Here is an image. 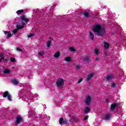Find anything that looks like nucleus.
<instances>
[{
  "label": "nucleus",
  "instance_id": "9d476101",
  "mask_svg": "<svg viewBox=\"0 0 126 126\" xmlns=\"http://www.w3.org/2000/svg\"><path fill=\"white\" fill-rule=\"evenodd\" d=\"M83 15L85 16L86 18H89L90 17V14L87 12L86 11H85L83 13Z\"/></svg>",
  "mask_w": 126,
  "mask_h": 126
},
{
  "label": "nucleus",
  "instance_id": "5701e85b",
  "mask_svg": "<svg viewBox=\"0 0 126 126\" xmlns=\"http://www.w3.org/2000/svg\"><path fill=\"white\" fill-rule=\"evenodd\" d=\"M65 62H70L71 61V58L69 57H66L65 58Z\"/></svg>",
  "mask_w": 126,
  "mask_h": 126
},
{
  "label": "nucleus",
  "instance_id": "f3484780",
  "mask_svg": "<svg viewBox=\"0 0 126 126\" xmlns=\"http://www.w3.org/2000/svg\"><path fill=\"white\" fill-rule=\"evenodd\" d=\"M24 12V10L22 9V10H18V11H17L16 13L17 14L19 15V14H21V13H23Z\"/></svg>",
  "mask_w": 126,
  "mask_h": 126
},
{
  "label": "nucleus",
  "instance_id": "aec40b11",
  "mask_svg": "<svg viewBox=\"0 0 126 126\" xmlns=\"http://www.w3.org/2000/svg\"><path fill=\"white\" fill-rule=\"evenodd\" d=\"M44 55H45V53H44V52H43V51L39 52L38 53V57H42V56H44Z\"/></svg>",
  "mask_w": 126,
  "mask_h": 126
},
{
  "label": "nucleus",
  "instance_id": "f03ea898",
  "mask_svg": "<svg viewBox=\"0 0 126 126\" xmlns=\"http://www.w3.org/2000/svg\"><path fill=\"white\" fill-rule=\"evenodd\" d=\"M3 98H6L8 101L11 102L12 101V96H11V94L9 93L8 91H6L3 94Z\"/></svg>",
  "mask_w": 126,
  "mask_h": 126
},
{
  "label": "nucleus",
  "instance_id": "f8f14e48",
  "mask_svg": "<svg viewBox=\"0 0 126 126\" xmlns=\"http://www.w3.org/2000/svg\"><path fill=\"white\" fill-rule=\"evenodd\" d=\"M4 34H5V35H6V34H7V36H6V38H8L9 37H11V36L12 35L10 33V32H8V31H4Z\"/></svg>",
  "mask_w": 126,
  "mask_h": 126
},
{
  "label": "nucleus",
  "instance_id": "4468645a",
  "mask_svg": "<svg viewBox=\"0 0 126 126\" xmlns=\"http://www.w3.org/2000/svg\"><path fill=\"white\" fill-rule=\"evenodd\" d=\"M90 37L92 41L94 40V34H93V32L91 31L90 32Z\"/></svg>",
  "mask_w": 126,
  "mask_h": 126
},
{
  "label": "nucleus",
  "instance_id": "4c0bfd02",
  "mask_svg": "<svg viewBox=\"0 0 126 126\" xmlns=\"http://www.w3.org/2000/svg\"><path fill=\"white\" fill-rule=\"evenodd\" d=\"M99 59H99V58L96 57V58H95V61H99Z\"/></svg>",
  "mask_w": 126,
  "mask_h": 126
},
{
  "label": "nucleus",
  "instance_id": "dca6fc26",
  "mask_svg": "<svg viewBox=\"0 0 126 126\" xmlns=\"http://www.w3.org/2000/svg\"><path fill=\"white\" fill-rule=\"evenodd\" d=\"M91 109L89 107H86L85 109V114H87L89 113V112H90Z\"/></svg>",
  "mask_w": 126,
  "mask_h": 126
},
{
  "label": "nucleus",
  "instance_id": "72a5a7b5",
  "mask_svg": "<svg viewBox=\"0 0 126 126\" xmlns=\"http://www.w3.org/2000/svg\"><path fill=\"white\" fill-rule=\"evenodd\" d=\"M83 80V78H81V79H79V80L78 81V83H80L82 82Z\"/></svg>",
  "mask_w": 126,
  "mask_h": 126
},
{
  "label": "nucleus",
  "instance_id": "e433bc0d",
  "mask_svg": "<svg viewBox=\"0 0 126 126\" xmlns=\"http://www.w3.org/2000/svg\"><path fill=\"white\" fill-rule=\"evenodd\" d=\"M4 63H6L7 62V59H4L3 60Z\"/></svg>",
  "mask_w": 126,
  "mask_h": 126
},
{
  "label": "nucleus",
  "instance_id": "423d86ee",
  "mask_svg": "<svg viewBox=\"0 0 126 126\" xmlns=\"http://www.w3.org/2000/svg\"><path fill=\"white\" fill-rule=\"evenodd\" d=\"M59 124H60V125H62V124H63V125H67V120H63V118L61 117L59 120Z\"/></svg>",
  "mask_w": 126,
  "mask_h": 126
},
{
  "label": "nucleus",
  "instance_id": "c85d7f7f",
  "mask_svg": "<svg viewBox=\"0 0 126 126\" xmlns=\"http://www.w3.org/2000/svg\"><path fill=\"white\" fill-rule=\"evenodd\" d=\"M69 50L71 51V52H75V51H76V50H75V49H74V48L73 47H70L69 48Z\"/></svg>",
  "mask_w": 126,
  "mask_h": 126
},
{
  "label": "nucleus",
  "instance_id": "a878e982",
  "mask_svg": "<svg viewBox=\"0 0 126 126\" xmlns=\"http://www.w3.org/2000/svg\"><path fill=\"white\" fill-rule=\"evenodd\" d=\"M84 61H85V62H89V61H90V59H89V57L86 56V57L84 59Z\"/></svg>",
  "mask_w": 126,
  "mask_h": 126
},
{
  "label": "nucleus",
  "instance_id": "412c9836",
  "mask_svg": "<svg viewBox=\"0 0 126 126\" xmlns=\"http://www.w3.org/2000/svg\"><path fill=\"white\" fill-rule=\"evenodd\" d=\"M12 82H13V84H14L15 85H17L18 84V81H17L16 79H13L12 81Z\"/></svg>",
  "mask_w": 126,
  "mask_h": 126
},
{
  "label": "nucleus",
  "instance_id": "4be33fe9",
  "mask_svg": "<svg viewBox=\"0 0 126 126\" xmlns=\"http://www.w3.org/2000/svg\"><path fill=\"white\" fill-rule=\"evenodd\" d=\"M60 56V52H57L54 55L55 58H56L57 59H58V58H59Z\"/></svg>",
  "mask_w": 126,
  "mask_h": 126
},
{
  "label": "nucleus",
  "instance_id": "7c9ffc66",
  "mask_svg": "<svg viewBox=\"0 0 126 126\" xmlns=\"http://www.w3.org/2000/svg\"><path fill=\"white\" fill-rule=\"evenodd\" d=\"M16 50L18 52H22V49H20V48H19V47H17Z\"/></svg>",
  "mask_w": 126,
  "mask_h": 126
},
{
  "label": "nucleus",
  "instance_id": "393cba45",
  "mask_svg": "<svg viewBox=\"0 0 126 126\" xmlns=\"http://www.w3.org/2000/svg\"><path fill=\"white\" fill-rule=\"evenodd\" d=\"M94 54L95 55H99V50L97 48L94 49Z\"/></svg>",
  "mask_w": 126,
  "mask_h": 126
},
{
  "label": "nucleus",
  "instance_id": "a211bd4d",
  "mask_svg": "<svg viewBox=\"0 0 126 126\" xmlns=\"http://www.w3.org/2000/svg\"><path fill=\"white\" fill-rule=\"evenodd\" d=\"M3 73H5V74H8V73H10V71L8 69H5L3 71Z\"/></svg>",
  "mask_w": 126,
  "mask_h": 126
},
{
  "label": "nucleus",
  "instance_id": "ea45409f",
  "mask_svg": "<svg viewBox=\"0 0 126 126\" xmlns=\"http://www.w3.org/2000/svg\"><path fill=\"white\" fill-rule=\"evenodd\" d=\"M105 101H106V102H108V98H106Z\"/></svg>",
  "mask_w": 126,
  "mask_h": 126
},
{
  "label": "nucleus",
  "instance_id": "bb28decb",
  "mask_svg": "<svg viewBox=\"0 0 126 126\" xmlns=\"http://www.w3.org/2000/svg\"><path fill=\"white\" fill-rule=\"evenodd\" d=\"M116 86H117V84H115V83H112L111 84V87H112V88H115Z\"/></svg>",
  "mask_w": 126,
  "mask_h": 126
},
{
  "label": "nucleus",
  "instance_id": "0eeeda50",
  "mask_svg": "<svg viewBox=\"0 0 126 126\" xmlns=\"http://www.w3.org/2000/svg\"><path fill=\"white\" fill-rule=\"evenodd\" d=\"M21 20H22V21H25L26 23H27V22H29L30 21L29 19H26V16L25 15H23L21 17Z\"/></svg>",
  "mask_w": 126,
  "mask_h": 126
},
{
  "label": "nucleus",
  "instance_id": "58836bf2",
  "mask_svg": "<svg viewBox=\"0 0 126 126\" xmlns=\"http://www.w3.org/2000/svg\"><path fill=\"white\" fill-rule=\"evenodd\" d=\"M49 39H50V40H54V39H53V38H52V37H50Z\"/></svg>",
  "mask_w": 126,
  "mask_h": 126
},
{
  "label": "nucleus",
  "instance_id": "6e6552de",
  "mask_svg": "<svg viewBox=\"0 0 126 126\" xmlns=\"http://www.w3.org/2000/svg\"><path fill=\"white\" fill-rule=\"evenodd\" d=\"M114 77H115V76L113 74L107 75L106 77V80H107L108 81H110V80H112V79H113Z\"/></svg>",
  "mask_w": 126,
  "mask_h": 126
},
{
  "label": "nucleus",
  "instance_id": "473e14b6",
  "mask_svg": "<svg viewBox=\"0 0 126 126\" xmlns=\"http://www.w3.org/2000/svg\"><path fill=\"white\" fill-rule=\"evenodd\" d=\"M81 67V65H76V68H77V69H78L80 68Z\"/></svg>",
  "mask_w": 126,
  "mask_h": 126
},
{
  "label": "nucleus",
  "instance_id": "cd10ccee",
  "mask_svg": "<svg viewBox=\"0 0 126 126\" xmlns=\"http://www.w3.org/2000/svg\"><path fill=\"white\" fill-rule=\"evenodd\" d=\"M10 62H11V63H14V62H15V58H14L13 57H11L10 59Z\"/></svg>",
  "mask_w": 126,
  "mask_h": 126
},
{
  "label": "nucleus",
  "instance_id": "c9c22d12",
  "mask_svg": "<svg viewBox=\"0 0 126 126\" xmlns=\"http://www.w3.org/2000/svg\"><path fill=\"white\" fill-rule=\"evenodd\" d=\"M4 57H2V58H1V59H0V62H1V61H2V60H4Z\"/></svg>",
  "mask_w": 126,
  "mask_h": 126
},
{
  "label": "nucleus",
  "instance_id": "ddd939ff",
  "mask_svg": "<svg viewBox=\"0 0 126 126\" xmlns=\"http://www.w3.org/2000/svg\"><path fill=\"white\" fill-rule=\"evenodd\" d=\"M117 107V104L116 103H113L110 107V109L111 111H114L115 110V108Z\"/></svg>",
  "mask_w": 126,
  "mask_h": 126
},
{
  "label": "nucleus",
  "instance_id": "f704fd0d",
  "mask_svg": "<svg viewBox=\"0 0 126 126\" xmlns=\"http://www.w3.org/2000/svg\"><path fill=\"white\" fill-rule=\"evenodd\" d=\"M3 56H4V54L1 53H0V57H3Z\"/></svg>",
  "mask_w": 126,
  "mask_h": 126
},
{
  "label": "nucleus",
  "instance_id": "20e7f679",
  "mask_svg": "<svg viewBox=\"0 0 126 126\" xmlns=\"http://www.w3.org/2000/svg\"><path fill=\"white\" fill-rule=\"evenodd\" d=\"M91 102H92V97H91L90 95H88L85 99V103L86 105H90V104H91Z\"/></svg>",
  "mask_w": 126,
  "mask_h": 126
},
{
  "label": "nucleus",
  "instance_id": "39448f33",
  "mask_svg": "<svg viewBox=\"0 0 126 126\" xmlns=\"http://www.w3.org/2000/svg\"><path fill=\"white\" fill-rule=\"evenodd\" d=\"M64 82L63 79L62 78H59L57 80L56 82V84L58 87H61V86H63V83Z\"/></svg>",
  "mask_w": 126,
  "mask_h": 126
},
{
  "label": "nucleus",
  "instance_id": "2f4dec72",
  "mask_svg": "<svg viewBox=\"0 0 126 126\" xmlns=\"http://www.w3.org/2000/svg\"><path fill=\"white\" fill-rule=\"evenodd\" d=\"M32 36H34V33H30L28 35V38H31Z\"/></svg>",
  "mask_w": 126,
  "mask_h": 126
},
{
  "label": "nucleus",
  "instance_id": "9b49d317",
  "mask_svg": "<svg viewBox=\"0 0 126 126\" xmlns=\"http://www.w3.org/2000/svg\"><path fill=\"white\" fill-rule=\"evenodd\" d=\"M16 119V123L17 124V125H19V124H20V122L22 121V118L20 117H17Z\"/></svg>",
  "mask_w": 126,
  "mask_h": 126
},
{
  "label": "nucleus",
  "instance_id": "6ab92c4d",
  "mask_svg": "<svg viewBox=\"0 0 126 126\" xmlns=\"http://www.w3.org/2000/svg\"><path fill=\"white\" fill-rule=\"evenodd\" d=\"M47 47L48 48H50V47H51V45H52V41H51V40L48 41L47 42Z\"/></svg>",
  "mask_w": 126,
  "mask_h": 126
},
{
  "label": "nucleus",
  "instance_id": "b1692460",
  "mask_svg": "<svg viewBox=\"0 0 126 126\" xmlns=\"http://www.w3.org/2000/svg\"><path fill=\"white\" fill-rule=\"evenodd\" d=\"M110 118V114H107L105 116L104 119L107 121L108 120H109Z\"/></svg>",
  "mask_w": 126,
  "mask_h": 126
},
{
  "label": "nucleus",
  "instance_id": "c756f323",
  "mask_svg": "<svg viewBox=\"0 0 126 126\" xmlns=\"http://www.w3.org/2000/svg\"><path fill=\"white\" fill-rule=\"evenodd\" d=\"M88 118H89V116L86 115L85 118H84V121H86L88 120Z\"/></svg>",
  "mask_w": 126,
  "mask_h": 126
},
{
  "label": "nucleus",
  "instance_id": "1a4fd4ad",
  "mask_svg": "<svg viewBox=\"0 0 126 126\" xmlns=\"http://www.w3.org/2000/svg\"><path fill=\"white\" fill-rule=\"evenodd\" d=\"M93 76H94V73H93L88 75L87 78H86V80L88 82L90 81V80H91V78H92V77H93Z\"/></svg>",
  "mask_w": 126,
  "mask_h": 126
},
{
  "label": "nucleus",
  "instance_id": "7ed1b4c3",
  "mask_svg": "<svg viewBox=\"0 0 126 126\" xmlns=\"http://www.w3.org/2000/svg\"><path fill=\"white\" fill-rule=\"evenodd\" d=\"M21 25H22L21 26L17 25V26H16L17 29L13 30V31H12L13 33H17V32H18V30H20V29H23V28H24V25H25V23H24L23 22H22Z\"/></svg>",
  "mask_w": 126,
  "mask_h": 126
},
{
  "label": "nucleus",
  "instance_id": "2eb2a0df",
  "mask_svg": "<svg viewBox=\"0 0 126 126\" xmlns=\"http://www.w3.org/2000/svg\"><path fill=\"white\" fill-rule=\"evenodd\" d=\"M104 48L106 49H109V47H110V44L106 42H104Z\"/></svg>",
  "mask_w": 126,
  "mask_h": 126
},
{
  "label": "nucleus",
  "instance_id": "f257e3e1",
  "mask_svg": "<svg viewBox=\"0 0 126 126\" xmlns=\"http://www.w3.org/2000/svg\"><path fill=\"white\" fill-rule=\"evenodd\" d=\"M93 32L96 36L103 37L106 34V30L102 28L100 25L97 24L93 28Z\"/></svg>",
  "mask_w": 126,
  "mask_h": 126
}]
</instances>
